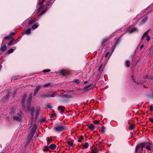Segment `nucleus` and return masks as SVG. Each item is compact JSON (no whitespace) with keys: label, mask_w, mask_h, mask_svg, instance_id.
Segmentation results:
<instances>
[{"label":"nucleus","mask_w":153,"mask_h":153,"mask_svg":"<svg viewBox=\"0 0 153 153\" xmlns=\"http://www.w3.org/2000/svg\"><path fill=\"white\" fill-rule=\"evenodd\" d=\"M22 113L21 112L18 113L16 114L15 115L13 116V120L18 122H21L22 120Z\"/></svg>","instance_id":"f257e3e1"},{"label":"nucleus","mask_w":153,"mask_h":153,"mask_svg":"<svg viewBox=\"0 0 153 153\" xmlns=\"http://www.w3.org/2000/svg\"><path fill=\"white\" fill-rule=\"evenodd\" d=\"M66 127L62 124L56 126L54 127V130L57 132H60L64 131L66 129Z\"/></svg>","instance_id":"f03ea898"},{"label":"nucleus","mask_w":153,"mask_h":153,"mask_svg":"<svg viewBox=\"0 0 153 153\" xmlns=\"http://www.w3.org/2000/svg\"><path fill=\"white\" fill-rule=\"evenodd\" d=\"M32 94L31 93L30 94L27 99V107L28 109H30V106L32 100Z\"/></svg>","instance_id":"7ed1b4c3"},{"label":"nucleus","mask_w":153,"mask_h":153,"mask_svg":"<svg viewBox=\"0 0 153 153\" xmlns=\"http://www.w3.org/2000/svg\"><path fill=\"white\" fill-rule=\"evenodd\" d=\"M149 30H150L149 29L144 33L141 39V40H143L145 37L146 38L148 42H149L150 40V37L148 36L149 32Z\"/></svg>","instance_id":"20e7f679"},{"label":"nucleus","mask_w":153,"mask_h":153,"mask_svg":"<svg viewBox=\"0 0 153 153\" xmlns=\"http://www.w3.org/2000/svg\"><path fill=\"white\" fill-rule=\"evenodd\" d=\"M56 93V92H54L52 94H44L42 95V97L43 98H46V97H54Z\"/></svg>","instance_id":"39448f33"},{"label":"nucleus","mask_w":153,"mask_h":153,"mask_svg":"<svg viewBox=\"0 0 153 153\" xmlns=\"http://www.w3.org/2000/svg\"><path fill=\"white\" fill-rule=\"evenodd\" d=\"M41 87V85H38L36 86L34 90L33 94L34 96H35L36 95L38 91L40 89Z\"/></svg>","instance_id":"423d86ee"},{"label":"nucleus","mask_w":153,"mask_h":153,"mask_svg":"<svg viewBox=\"0 0 153 153\" xmlns=\"http://www.w3.org/2000/svg\"><path fill=\"white\" fill-rule=\"evenodd\" d=\"M148 19L147 15L144 16L142 20L141 21L140 24L141 25L144 24L147 21Z\"/></svg>","instance_id":"0eeeda50"},{"label":"nucleus","mask_w":153,"mask_h":153,"mask_svg":"<svg viewBox=\"0 0 153 153\" xmlns=\"http://www.w3.org/2000/svg\"><path fill=\"white\" fill-rule=\"evenodd\" d=\"M146 143H142L140 145H137L136 147L135 152H136L138 149L140 148V147L143 148L145 146L146 147Z\"/></svg>","instance_id":"6e6552de"},{"label":"nucleus","mask_w":153,"mask_h":153,"mask_svg":"<svg viewBox=\"0 0 153 153\" xmlns=\"http://www.w3.org/2000/svg\"><path fill=\"white\" fill-rule=\"evenodd\" d=\"M92 85V84H91L89 85L88 86L85 87L83 89V90L85 91H89L91 89V87Z\"/></svg>","instance_id":"1a4fd4ad"},{"label":"nucleus","mask_w":153,"mask_h":153,"mask_svg":"<svg viewBox=\"0 0 153 153\" xmlns=\"http://www.w3.org/2000/svg\"><path fill=\"white\" fill-rule=\"evenodd\" d=\"M138 31V30L136 27H133L128 30V32L129 33H131L133 32Z\"/></svg>","instance_id":"9d476101"},{"label":"nucleus","mask_w":153,"mask_h":153,"mask_svg":"<svg viewBox=\"0 0 153 153\" xmlns=\"http://www.w3.org/2000/svg\"><path fill=\"white\" fill-rule=\"evenodd\" d=\"M9 94H10V93L8 92L7 93V94L6 95L5 97L3 98H2L1 99V102H3L6 101L8 97V96H9Z\"/></svg>","instance_id":"9b49d317"},{"label":"nucleus","mask_w":153,"mask_h":153,"mask_svg":"<svg viewBox=\"0 0 153 153\" xmlns=\"http://www.w3.org/2000/svg\"><path fill=\"white\" fill-rule=\"evenodd\" d=\"M65 109V107L63 106H60L58 107V109L59 110H61V113L62 114L64 112V110Z\"/></svg>","instance_id":"f8f14e48"},{"label":"nucleus","mask_w":153,"mask_h":153,"mask_svg":"<svg viewBox=\"0 0 153 153\" xmlns=\"http://www.w3.org/2000/svg\"><path fill=\"white\" fill-rule=\"evenodd\" d=\"M16 47H13L12 48H10L7 51V53L8 54H10L13 53L14 51L16 50Z\"/></svg>","instance_id":"ddd939ff"},{"label":"nucleus","mask_w":153,"mask_h":153,"mask_svg":"<svg viewBox=\"0 0 153 153\" xmlns=\"http://www.w3.org/2000/svg\"><path fill=\"white\" fill-rule=\"evenodd\" d=\"M40 110V109L39 108H36V114L35 117V119H36L37 117H38L39 114V111Z\"/></svg>","instance_id":"4468645a"},{"label":"nucleus","mask_w":153,"mask_h":153,"mask_svg":"<svg viewBox=\"0 0 153 153\" xmlns=\"http://www.w3.org/2000/svg\"><path fill=\"white\" fill-rule=\"evenodd\" d=\"M26 94H24L23 96L22 101V106L23 107H24L25 105H24V102L25 101V100L26 99Z\"/></svg>","instance_id":"2eb2a0df"},{"label":"nucleus","mask_w":153,"mask_h":153,"mask_svg":"<svg viewBox=\"0 0 153 153\" xmlns=\"http://www.w3.org/2000/svg\"><path fill=\"white\" fill-rule=\"evenodd\" d=\"M51 1L52 0H49V1L47 2L46 4L45 5V6L46 7H47L50 5H51L54 2H52Z\"/></svg>","instance_id":"dca6fc26"},{"label":"nucleus","mask_w":153,"mask_h":153,"mask_svg":"<svg viewBox=\"0 0 153 153\" xmlns=\"http://www.w3.org/2000/svg\"><path fill=\"white\" fill-rule=\"evenodd\" d=\"M7 47L6 45L2 46L0 48V50L1 51L3 52L6 49Z\"/></svg>","instance_id":"f3484780"},{"label":"nucleus","mask_w":153,"mask_h":153,"mask_svg":"<svg viewBox=\"0 0 153 153\" xmlns=\"http://www.w3.org/2000/svg\"><path fill=\"white\" fill-rule=\"evenodd\" d=\"M34 134L33 133H31V132L30 133L29 135V136H28V137L29 138V140L30 141L31 140L33 137Z\"/></svg>","instance_id":"a211bd4d"},{"label":"nucleus","mask_w":153,"mask_h":153,"mask_svg":"<svg viewBox=\"0 0 153 153\" xmlns=\"http://www.w3.org/2000/svg\"><path fill=\"white\" fill-rule=\"evenodd\" d=\"M39 26V24L38 23H36V24L33 25L32 26V29H35L37 28Z\"/></svg>","instance_id":"6ab92c4d"},{"label":"nucleus","mask_w":153,"mask_h":153,"mask_svg":"<svg viewBox=\"0 0 153 153\" xmlns=\"http://www.w3.org/2000/svg\"><path fill=\"white\" fill-rule=\"evenodd\" d=\"M56 145L55 144H51L49 146V147L50 148L52 149H56Z\"/></svg>","instance_id":"aec40b11"},{"label":"nucleus","mask_w":153,"mask_h":153,"mask_svg":"<svg viewBox=\"0 0 153 153\" xmlns=\"http://www.w3.org/2000/svg\"><path fill=\"white\" fill-rule=\"evenodd\" d=\"M31 28H29L28 29L26 30L25 32V33L26 35H28L30 34L31 33Z\"/></svg>","instance_id":"412c9836"},{"label":"nucleus","mask_w":153,"mask_h":153,"mask_svg":"<svg viewBox=\"0 0 153 153\" xmlns=\"http://www.w3.org/2000/svg\"><path fill=\"white\" fill-rule=\"evenodd\" d=\"M134 82L136 84H139V85L142 84L143 83V81L142 80H140L139 81H136L135 80V81H134Z\"/></svg>","instance_id":"4be33fe9"},{"label":"nucleus","mask_w":153,"mask_h":153,"mask_svg":"<svg viewBox=\"0 0 153 153\" xmlns=\"http://www.w3.org/2000/svg\"><path fill=\"white\" fill-rule=\"evenodd\" d=\"M45 7H46L45 5L44 6L43 4L42 5L41 4V5L38 8L37 10L39 11L43 9Z\"/></svg>","instance_id":"5701e85b"},{"label":"nucleus","mask_w":153,"mask_h":153,"mask_svg":"<svg viewBox=\"0 0 153 153\" xmlns=\"http://www.w3.org/2000/svg\"><path fill=\"white\" fill-rule=\"evenodd\" d=\"M121 41V39L120 38H119L117 41L116 42L115 45L116 46H117L118 45Z\"/></svg>","instance_id":"b1692460"},{"label":"nucleus","mask_w":153,"mask_h":153,"mask_svg":"<svg viewBox=\"0 0 153 153\" xmlns=\"http://www.w3.org/2000/svg\"><path fill=\"white\" fill-rule=\"evenodd\" d=\"M88 142H85L83 146V149H87L88 146Z\"/></svg>","instance_id":"393cba45"},{"label":"nucleus","mask_w":153,"mask_h":153,"mask_svg":"<svg viewBox=\"0 0 153 153\" xmlns=\"http://www.w3.org/2000/svg\"><path fill=\"white\" fill-rule=\"evenodd\" d=\"M60 73L61 75H63V76H65V73L64 70H62L60 71Z\"/></svg>","instance_id":"a878e982"},{"label":"nucleus","mask_w":153,"mask_h":153,"mask_svg":"<svg viewBox=\"0 0 153 153\" xmlns=\"http://www.w3.org/2000/svg\"><path fill=\"white\" fill-rule=\"evenodd\" d=\"M94 127L95 126L93 124H91L88 126L89 128L91 130H93L94 129Z\"/></svg>","instance_id":"bb28decb"},{"label":"nucleus","mask_w":153,"mask_h":153,"mask_svg":"<svg viewBox=\"0 0 153 153\" xmlns=\"http://www.w3.org/2000/svg\"><path fill=\"white\" fill-rule=\"evenodd\" d=\"M98 150L97 149H92L91 152V153H97Z\"/></svg>","instance_id":"cd10ccee"},{"label":"nucleus","mask_w":153,"mask_h":153,"mask_svg":"<svg viewBox=\"0 0 153 153\" xmlns=\"http://www.w3.org/2000/svg\"><path fill=\"white\" fill-rule=\"evenodd\" d=\"M63 96L64 97L66 98H71L72 97V96L67 94H65Z\"/></svg>","instance_id":"c85d7f7f"},{"label":"nucleus","mask_w":153,"mask_h":153,"mask_svg":"<svg viewBox=\"0 0 153 153\" xmlns=\"http://www.w3.org/2000/svg\"><path fill=\"white\" fill-rule=\"evenodd\" d=\"M108 38H105L103 39L102 42V45H103L108 40Z\"/></svg>","instance_id":"c756f323"},{"label":"nucleus","mask_w":153,"mask_h":153,"mask_svg":"<svg viewBox=\"0 0 153 153\" xmlns=\"http://www.w3.org/2000/svg\"><path fill=\"white\" fill-rule=\"evenodd\" d=\"M49 147L48 146H44V149L43 150L44 152L48 151L49 150Z\"/></svg>","instance_id":"7c9ffc66"},{"label":"nucleus","mask_w":153,"mask_h":153,"mask_svg":"<svg viewBox=\"0 0 153 153\" xmlns=\"http://www.w3.org/2000/svg\"><path fill=\"white\" fill-rule=\"evenodd\" d=\"M116 46H116V45H114L113 47H112V50L111 51V54L110 56L109 57H110L111 56V55L112 54V53L114 51L115 49L116 48Z\"/></svg>","instance_id":"2f4dec72"},{"label":"nucleus","mask_w":153,"mask_h":153,"mask_svg":"<svg viewBox=\"0 0 153 153\" xmlns=\"http://www.w3.org/2000/svg\"><path fill=\"white\" fill-rule=\"evenodd\" d=\"M35 22V21L34 20H30L28 22V24L29 25H30L32 24L33 23V22Z\"/></svg>","instance_id":"473e14b6"},{"label":"nucleus","mask_w":153,"mask_h":153,"mask_svg":"<svg viewBox=\"0 0 153 153\" xmlns=\"http://www.w3.org/2000/svg\"><path fill=\"white\" fill-rule=\"evenodd\" d=\"M31 112H34V107H33L31 108L30 107V109H28Z\"/></svg>","instance_id":"72a5a7b5"},{"label":"nucleus","mask_w":153,"mask_h":153,"mask_svg":"<svg viewBox=\"0 0 153 153\" xmlns=\"http://www.w3.org/2000/svg\"><path fill=\"white\" fill-rule=\"evenodd\" d=\"M50 71H51L50 70L48 69H45V70H43L42 71V72H44V73H45V72H50Z\"/></svg>","instance_id":"f704fd0d"},{"label":"nucleus","mask_w":153,"mask_h":153,"mask_svg":"<svg viewBox=\"0 0 153 153\" xmlns=\"http://www.w3.org/2000/svg\"><path fill=\"white\" fill-rule=\"evenodd\" d=\"M15 110L14 108H12L11 110V111L10 113L11 114H13L14 113V112L15 111Z\"/></svg>","instance_id":"c9c22d12"},{"label":"nucleus","mask_w":153,"mask_h":153,"mask_svg":"<svg viewBox=\"0 0 153 153\" xmlns=\"http://www.w3.org/2000/svg\"><path fill=\"white\" fill-rule=\"evenodd\" d=\"M47 10L46 9L43 11H42L39 15V16H41L44 13L47 11Z\"/></svg>","instance_id":"e433bc0d"},{"label":"nucleus","mask_w":153,"mask_h":153,"mask_svg":"<svg viewBox=\"0 0 153 153\" xmlns=\"http://www.w3.org/2000/svg\"><path fill=\"white\" fill-rule=\"evenodd\" d=\"M105 128V127H104V126H102L101 128V131H102V132L104 133H105V132H104V129Z\"/></svg>","instance_id":"4c0bfd02"},{"label":"nucleus","mask_w":153,"mask_h":153,"mask_svg":"<svg viewBox=\"0 0 153 153\" xmlns=\"http://www.w3.org/2000/svg\"><path fill=\"white\" fill-rule=\"evenodd\" d=\"M126 64L127 67H129L130 66L129 62L128 61H126Z\"/></svg>","instance_id":"58836bf2"},{"label":"nucleus","mask_w":153,"mask_h":153,"mask_svg":"<svg viewBox=\"0 0 153 153\" xmlns=\"http://www.w3.org/2000/svg\"><path fill=\"white\" fill-rule=\"evenodd\" d=\"M146 148L148 150L151 149V146L150 145H147L146 146Z\"/></svg>","instance_id":"ea45409f"},{"label":"nucleus","mask_w":153,"mask_h":153,"mask_svg":"<svg viewBox=\"0 0 153 153\" xmlns=\"http://www.w3.org/2000/svg\"><path fill=\"white\" fill-rule=\"evenodd\" d=\"M67 143L71 146H72L73 145V143L71 141H68Z\"/></svg>","instance_id":"a19ab883"},{"label":"nucleus","mask_w":153,"mask_h":153,"mask_svg":"<svg viewBox=\"0 0 153 153\" xmlns=\"http://www.w3.org/2000/svg\"><path fill=\"white\" fill-rule=\"evenodd\" d=\"M36 131V129L35 128H32L31 130V132L35 134Z\"/></svg>","instance_id":"79ce46f5"},{"label":"nucleus","mask_w":153,"mask_h":153,"mask_svg":"<svg viewBox=\"0 0 153 153\" xmlns=\"http://www.w3.org/2000/svg\"><path fill=\"white\" fill-rule=\"evenodd\" d=\"M134 125H131L130 126V129L131 130H133L134 129Z\"/></svg>","instance_id":"37998d69"},{"label":"nucleus","mask_w":153,"mask_h":153,"mask_svg":"<svg viewBox=\"0 0 153 153\" xmlns=\"http://www.w3.org/2000/svg\"><path fill=\"white\" fill-rule=\"evenodd\" d=\"M74 82L77 84H79V81L78 79H74Z\"/></svg>","instance_id":"c03bdc74"},{"label":"nucleus","mask_w":153,"mask_h":153,"mask_svg":"<svg viewBox=\"0 0 153 153\" xmlns=\"http://www.w3.org/2000/svg\"><path fill=\"white\" fill-rule=\"evenodd\" d=\"M34 116V112H31V119H33Z\"/></svg>","instance_id":"a18cd8bd"},{"label":"nucleus","mask_w":153,"mask_h":153,"mask_svg":"<svg viewBox=\"0 0 153 153\" xmlns=\"http://www.w3.org/2000/svg\"><path fill=\"white\" fill-rule=\"evenodd\" d=\"M65 91L67 92H71L74 91V90H67Z\"/></svg>","instance_id":"49530a36"},{"label":"nucleus","mask_w":153,"mask_h":153,"mask_svg":"<svg viewBox=\"0 0 153 153\" xmlns=\"http://www.w3.org/2000/svg\"><path fill=\"white\" fill-rule=\"evenodd\" d=\"M94 123L95 124H97L99 123V121L97 120H95L94 121Z\"/></svg>","instance_id":"de8ad7c7"},{"label":"nucleus","mask_w":153,"mask_h":153,"mask_svg":"<svg viewBox=\"0 0 153 153\" xmlns=\"http://www.w3.org/2000/svg\"><path fill=\"white\" fill-rule=\"evenodd\" d=\"M10 38V36H6L4 38V39H5V40H8Z\"/></svg>","instance_id":"09e8293b"},{"label":"nucleus","mask_w":153,"mask_h":153,"mask_svg":"<svg viewBox=\"0 0 153 153\" xmlns=\"http://www.w3.org/2000/svg\"><path fill=\"white\" fill-rule=\"evenodd\" d=\"M50 85V84L49 83L45 84L44 86L43 87L46 88V87Z\"/></svg>","instance_id":"8fccbe9b"},{"label":"nucleus","mask_w":153,"mask_h":153,"mask_svg":"<svg viewBox=\"0 0 153 153\" xmlns=\"http://www.w3.org/2000/svg\"><path fill=\"white\" fill-rule=\"evenodd\" d=\"M150 111H152L153 110V106H152V105H150Z\"/></svg>","instance_id":"3c124183"},{"label":"nucleus","mask_w":153,"mask_h":153,"mask_svg":"<svg viewBox=\"0 0 153 153\" xmlns=\"http://www.w3.org/2000/svg\"><path fill=\"white\" fill-rule=\"evenodd\" d=\"M149 120L152 123H153V118H149Z\"/></svg>","instance_id":"603ef678"},{"label":"nucleus","mask_w":153,"mask_h":153,"mask_svg":"<svg viewBox=\"0 0 153 153\" xmlns=\"http://www.w3.org/2000/svg\"><path fill=\"white\" fill-rule=\"evenodd\" d=\"M13 42L12 41H10L8 44V46H10L12 45Z\"/></svg>","instance_id":"864d4df0"},{"label":"nucleus","mask_w":153,"mask_h":153,"mask_svg":"<svg viewBox=\"0 0 153 153\" xmlns=\"http://www.w3.org/2000/svg\"><path fill=\"white\" fill-rule=\"evenodd\" d=\"M52 140L51 138H48V142H51Z\"/></svg>","instance_id":"5fc2aeb1"},{"label":"nucleus","mask_w":153,"mask_h":153,"mask_svg":"<svg viewBox=\"0 0 153 153\" xmlns=\"http://www.w3.org/2000/svg\"><path fill=\"white\" fill-rule=\"evenodd\" d=\"M45 0H44L42 1V3H40V2L38 3H37V5H40V4H42V5L43 4V3L44 2Z\"/></svg>","instance_id":"6e6d98bb"},{"label":"nucleus","mask_w":153,"mask_h":153,"mask_svg":"<svg viewBox=\"0 0 153 153\" xmlns=\"http://www.w3.org/2000/svg\"><path fill=\"white\" fill-rule=\"evenodd\" d=\"M15 34V33L14 32H11L10 33V36L13 35Z\"/></svg>","instance_id":"4d7b16f0"},{"label":"nucleus","mask_w":153,"mask_h":153,"mask_svg":"<svg viewBox=\"0 0 153 153\" xmlns=\"http://www.w3.org/2000/svg\"><path fill=\"white\" fill-rule=\"evenodd\" d=\"M109 54V52H107V53H106L105 55V57H106L108 56V54Z\"/></svg>","instance_id":"13d9d810"},{"label":"nucleus","mask_w":153,"mask_h":153,"mask_svg":"<svg viewBox=\"0 0 153 153\" xmlns=\"http://www.w3.org/2000/svg\"><path fill=\"white\" fill-rule=\"evenodd\" d=\"M79 139H80L81 140L83 139V136H81L79 138Z\"/></svg>","instance_id":"bf43d9fd"},{"label":"nucleus","mask_w":153,"mask_h":153,"mask_svg":"<svg viewBox=\"0 0 153 153\" xmlns=\"http://www.w3.org/2000/svg\"><path fill=\"white\" fill-rule=\"evenodd\" d=\"M47 106L49 108H51V106L49 104H48Z\"/></svg>","instance_id":"052dcab7"},{"label":"nucleus","mask_w":153,"mask_h":153,"mask_svg":"<svg viewBox=\"0 0 153 153\" xmlns=\"http://www.w3.org/2000/svg\"><path fill=\"white\" fill-rule=\"evenodd\" d=\"M102 65H100V66L99 67V68H98V70H99V71H100V69H101V68H102Z\"/></svg>","instance_id":"680f3d73"},{"label":"nucleus","mask_w":153,"mask_h":153,"mask_svg":"<svg viewBox=\"0 0 153 153\" xmlns=\"http://www.w3.org/2000/svg\"><path fill=\"white\" fill-rule=\"evenodd\" d=\"M131 77L132 79L134 81H135V80L134 79V76L132 75L131 76Z\"/></svg>","instance_id":"e2e57ef3"},{"label":"nucleus","mask_w":153,"mask_h":153,"mask_svg":"<svg viewBox=\"0 0 153 153\" xmlns=\"http://www.w3.org/2000/svg\"><path fill=\"white\" fill-rule=\"evenodd\" d=\"M144 78H149V77H148V76L147 75H146V76H144Z\"/></svg>","instance_id":"0e129e2a"},{"label":"nucleus","mask_w":153,"mask_h":153,"mask_svg":"<svg viewBox=\"0 0 153 153\" xmlns=\"http://www.w3.org/2000/svg\"><path fill=\"white\" fill-rule=\"evenodd\" d=\"M78 141L79 142H81V140L79 138V140H78Z\"/></svg>","instance_id":"69168bd1"},{"label":"nucleus","mask_w":153,"mask_h":153,"mask_svg":"<svg viewBox=\"0 0 153 153\" xmlns=\"http://www.w3.org/2000/svg\"><path fill=\"white\" fill-rule=\"evenodd\" d=\"M143 46H144V45H142L141 47H140V49H142V48H143Z\"/></svg>","instance_id":"338daca9"},{"label":"nucleus","mask_w":153,"mask_h":153,"mask_svg":"<svg viewBox=\"0 0 153 153\" xmlns=\"http://www.w3.org/2000/svg\"><path fill=\"white\" fill-rule=\"evenodd\" d=\"M87 82V81H85V82H84V84H86Z\"/></svg>","instance_id":"774afa93"}]
</instances>
